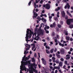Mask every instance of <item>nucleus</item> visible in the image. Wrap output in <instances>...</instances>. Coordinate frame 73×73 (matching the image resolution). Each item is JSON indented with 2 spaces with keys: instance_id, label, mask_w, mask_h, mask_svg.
<instances>
[{
  "instance_id": "nucleus-1",
  "label": "nucleus",
  "mask_w": 73,
  "mask_h": 73,
  "mask_svg": "<svg viewBox=\"0 0 73 73\" xmlns=\"http://www.w3.org/2000/svg\"><path fill=\"white\" fill-rule=\"evenodd\" d=\"M35 32L33 33V32H32L31 30L29 29H27V31H26V37H25L26 41H27V43H28V41H30V40H28V38H30L31 37L32 35H33V38H35L34 36H35V38H34V39L36 40V41L40 39V37L38 36H40V35L42 36L43 35L42 31L41 30H38V29L35 28Z\"/></svg>"
},
{
  "instance_id": "nucleus-2",
  "label": "nucleus",
  "mask_w": 73,
  "mask_h": 73,
  "mask_svg": "<svg viewBox=\"0 0 73 73\" xmlns=\"http://www.w3.org/2000/svg\"><path fill=\"white\" fill-rule=\"evenodd\" d=\"M31 56V55H29L28 57H26L25 58H23L22 59V61L21 62V65L20 66V73H23L22 72V70L24 71V70H25L26 72V68L25 67V65H28V64H29V61L28 60V62L27 61V60H28Z\"/></svg>"
},
{
  "instance_id": "nucleus-3",
  "label": "nucleus",
  "mask_w": 73,
  "mask_h": 73,
  "mask_svg": "<svg viewBox=\"0 0 73 73\" xmlns=\"http://www.w3.org/2000/svg\"><path fill=\"white\" fill-rule=\"evenodd\" d=\"M25 45L26 47H27V48L26 49V51L25 50L24 52V54H27V53H28V52L27 51L30 49V48H31V45L28 44H25Z\"/></svg>"
},
{
  "instance_id": "nucleus-4",
  "label": "nucleus",
  "mask_w": 73,
  "mask_h": 73,
  "mask_svg": "<svg viewBox=\"0 0 73 73\" xmlns=\"http://www.w3.org/2000/svg\"><path fill=\"white\" fill-rule=\"evenodd\" d=\"M32 49V50H33L34 52H35V50H36V44L35 43L32 44H31Z\"/></svg>"
},
{
  "instance_id": "nucleus-5",
  "label": "nucleus",
  "mask_w": 73,
  "mask_h": 73,
  "mask_svg": "<svg viewBox=\"0 0 73 73\" xmlns=\"http://www.w3.org/2000/svg\"><path fill=\"white\" fill-rule=\"evenodd\" d=\"M71 23H73V19H68L66 20V23L68 25H70Z\"/></svg>"
},
{
  "instance_id": "nucleus-6",
  "label": "nucleus",
  "mask_w": 73,
  "mask_h": 73,
  "mask_svg": "<svg viewBox=\"0 0 73 73\" xmlns=\"http://www.w3.org/2000/svg\"><path fill=\"white\" fill-rule=\"evenodd\" d=\"M35 9H34V10L33 11L34 16L33 17L34 19H35V18L36 19V17H37L38 15L37 13H36V12H35Z\"/></svg>"
},
{
  "instance_id": "nucleus-7",
  "label": "nucleus",
  "mask_w": 73,
  "mask_h": 73,
  "mask_svg": "<svg viewBox=\"0 0 73 73\" xmlns=\"http://www.w3.org/2000/svg\"><path fill=\"white\" fill-rule=\"evenodd\" d=\"M46 8L47 9H49L50 8V5L49 4L46 5Z\"/></svg>"
},
{
  "instance_id": "nucleus-8",
  "label": "nucleus",
  "mask_w": 73,
  "mask_h": 73,
  "mask_svg": "<svg viewBox=\"0 0 73 73\" xmlns=\"http://www.w3.org/2000/svg\"><path fill=\"white\" fill-rule=\"evenodd\" d=\"M66 59L67 60H68L69 58H70V55L69 54H67L66 55Z\"/></svg>"
},
{
  "instance_id": "nucleus-9",
  "label": "nucleus",
  "mask_w": 73,
  "mask_h": 73,
  "mask_svg": "<svg viewBox=\"0 0 73 73\" xmlns=\"http://www.w3.org/2000/svg\"><path fill=\"white\" fill-rule=\"evenodd\" d=\"M60 52L62 54H64V49H62L61 50H60Z\"/></svg>"
},
{
  "instance_id": "nucleus-10",
  "label": "nucleus",
  "mask_w": 73,
  "mask_h": 73,
  "mask_svg": "<svg viewBox=\"0 0 73 73\" xmlns=\"http://www.w3.org/2000/svg\"><path fill=\"white\" fill-rule=\"evenodd\" d=\"M62 15L63 17H65V13L64 11H63L62 12Z\"/></svg>"
},
{
  "instance_id": "nucleus-11",
  "label": "nucleus",
  "mask_w": 73,
  "mask_h": 73,
  "mask_svg": "<svg viewBox=\"0 0 73 73\" xmlns=\"http://www.w3.org/2000/svg\"><path fill=\"white\" fill-rule=\"evenodd\" d=\"M31 2H32L33 3H34V1L33 0H31V1L29 3L28 5L29 6H30V5H31Z\"/></svg>"
},
{
  "instance_id": "nucleus-12",
  "label": "nucleus",
  "mask_w": 73,
  "mask_h": 73,
  "mask_svg": "<svg viewBox=\"0 0 73 73\" xmlns=\"http://www.w3.org/2000/svg\"><path fill=\"white\" fill-rule=\"evenodd\" d=\"M32 62H33L34 63H33V64H30H30H31H31H34V63H35V58H32Z\"/></svg>"
},
{
  "instance_id": "nucleus-13",
  "label": "nucleus",
  "mask_w": 73,
  "mask_h": 73,
  "mask_svg": "<svg viewBox=\"0 0 73 73\" xmlns=\"http://www.w3.org/2000/svg\"><path fill=\"white\" fill-rule=\"evenodd\" d=\"M44 29L45 30L46 33L48 34V33H49V31H48L46 30V27L44 28Z\"/></svg>"
},
{
  "instance_id": "nucleus-14",
  "label": "nucleus",
  "mask_w": 73,
  "mask_h": 73,
  "mask_svg": "<svg viewBox=\"0 0 73 73\" xmlns=\"http://www.w3.org/2000/svg\"><path fill=\"white\" fill-rule=\"evenodd\" d=\"M34 6L35 8H36V7L37 8H38V5H36V4L35 2L34 3Z\"/></svg>"
},
{
  "instance_id": "nucleus-15",
  "label": "nucleus",
  "mask_w": 73,
  "mask_h": 73,
  "mask_svg": "<svg viewBox=\"0 0 73 73\" xmlns=\"http://www.w3.org/2000/svg\"><path fill=\"white\" fill-rule=\"evenodd\" d=\"M42 21H44V22H46V20L45 19L44 17H42L41 19Z\"/></svg>"
},
{
  "instance_id": "nucleus-16",
  "label": "nucleus",
  "mask_w": 73,
  "mask_h": 73,
  "mask_svg": "<svg viewBox=\"0 0 73 73\" xmlns=\"http://www.w3.org/2000/svg\"><path fill=\"white\" fill-rule=\"evenodd\" d=\"M54 68L55 69H58V70H59L60 69V67H58V66H54Z\"/></svg>"
},
{
  "instance_id": "nucleus-17",
  "label": "nucleus",
  "mask_w": 73,
  "mask_h": 73,
  "mask_svg": "<svg viewBox=\"0 0 73 73\" xmlns=\"http://www.w3.org/2000/svg\"><path fill=\"white\" fill-rule=\"evenodd\" d=\"M67 13L68 14L69 16H70L71 17H72V15H71V14H70V13H69V12H68V11H67Z\"/></svg>"
},
{
  "instance_id": "nucleus-18",
  "label": "nucleus",
  "mask_w": 73,
  "mask_h": 73,
  "mask_svg": "<svg viewBox=\"0 0 73 73\" xmlns=\"http://www.w3.org/2000/svg\"><path fill=\"white\" fill-rule=\"evenodd\" d=\"M60 8H61V7H58L57 8H56L55 9L56 11H58V10H59L60 9Z\"/></svg>"
},
{
  "instance_id": "nucleus-19",
  "label": "nucleus",
  "mask_w": 73,
  "mask_h": 73,
  "mask_svg": "<svg viewBox=\"0 0 73 73\" xmlns=\"http://www.w3.org/2000/svg\"><path fill=\"white\" fill-rule=\"evenodd\" d=\"M59 45L60 46H61L62 47H64V45L63 44H62L61 43L59 42Z\"/></svg>"
},
{
  "instance_id": "nucleus-20",
  "label": "nucleus",
  "mask_w": 73,
  "mask_h": 73,
  "mask_svg": "<svg viewBox=\"0 0 73 73\" xmlns=\"http://www.w3.org/2000/svg\"><path fill=\"white\" fill-rule=\"evenodd\" d=\"M66 39L67 40H70V37L69 36H66Z\"/></svg>"
},
{
  "instance_id": "nucleus-21",
  "label": "nucleus",
  "mask_w": 73,
  "mask_h": 73,
  "mask_svg": "<svg viewBox=\"0 0 73 73\" xmlns=\"http://www.w3.org/2000/svg\"><path fill=\"white\" fill-rule=\"evenodd\" d=\"M43 64H44V65H46V61L44 60V61H42Z\"/></svg>"
},
{
  "instance_id": "nucleus-22",
  "label": "nucleus",
  "mask_w": 73,
  "mask_h": 73,
  "mask_svg": "<svg viewBox=\"0 0 73 73\" xmlns=\"http://www.w3.org/2000/svg\"><path fill=\"white\" fill-rule=\"evenodd\" d=\"M66 5L67 6L68 9H69V8H70V5H69V3H67Z\"/></svg>"
},
{
  "instance_id": "nucleus-23",
  "label": "nucleus",
  "mask_w": 73,
  "mask_h": 73,
  "mask_svg": "<svg viewBox=\"0 0 73 73\" xmlns=\"http://www.w3.org/2000/svg\"><path fill=\"white\" fill-rule=\"evenodd\" d=\"M42 27H44L45 26V25H44V24L43 23L41 24L40 25V28H41V27H42Z\"/></svg>"
},
{
  "instance_id": "nucleus-24",
  "label": "nucleus",
  "mask_w": 73,
  "mask_h": 73,
  "mask_svg": "<svg viewBox=\"0 0 73 73\" xmlns=\"http://www.w3.org/2000/svg\"><path fill=\"white\" fill-rule=\"evenodd\" d=\"M59 14H60V13L59 12H58L56 16L57 17H59L60 16H59Z\"/></svg>"
},
{
  "instance_id": "nucleus-25",
  "label": "nucleus",
  "mask_w": 73,
  "mask_h": 73,
  "mask_svg": "<svg viewBox=\"0 0 73 73\" xmlns=\"http://www.w3.org/2000/svg\"><path fill=\"white\" fill-rule=\"evenodd\" d=\"M54 19L55 20L57 21L58 22V18H57V17L55 18Z\"/></svg>"
},
{
  "instance_id": "nucleus-26",
  "label": "nucleus",
  "mask_w": 73,
  "mask_h": 73,
  "mask_svg": "<svg viewBox=\"0 0 73 73\" xmlns=\"http://www.w3.org/2000/svg\"><path fill=\"white\" fill-rule=\"evenodd\" d=\"M37 19H38V20L39 21H40L41 20V18H40V17H38L37 18Z\"/></svg>"
},
{
  "instance_id": "nucleus-27",
  "label": "nucleus",
  "mask_w": 73,
  "mask_h": 73,
  "mask_svg": "<svg viewBox=\"0 0 73 73\" xmlns=\"http://www.w3.org/2000/svg\"><path fill=\"white\" fill-rule=\"evenodd\" d=\"M56 64H58L59 63V60L58 59H57L56 61Z\"/></svg>"
},
{
  "instance_id": "nucleus-28",
  "label": "nucleus",
  "mask_w": 73,
  "mask_h": 73,
  "mask_svg": "<svg viewBox=\"0 0 73 73\" xmlns=\"http://www.w3.org/2000/svg\"><path fill=\"white\" fill-rule=\"evenodd\" d=\"M56 56L58 58H60V55H58L57 54H56Z\"/></svg>"
},
{
  "instance_id": "nucleus-29",
  "label": "nucleus",
  "mask_w": 73,
  "mask_h": 73,
  "mask_svg": "<svg viewBox=\"0 0 73 73\" xmlns=\"http://www.w3.org/2000/svg\"><path fill=\"white\" fill-rule=\"evenodd\" d=\"M34 56L36 58H37V54L36 53H35L34 55Z\"/></svg>"
},
{
  "instance_id": "nucleus-30",
  "label": "nucleus",
  "mask_w": 73,
  "mask_h": 73,
  "mask_svg": "<svg viewBox=\"0 0 73 73\" xmlns=\"http://www.w3.org/2000/svg\"><path fill=\"white\" fill-rule=\"evenodd\" d=\"M70 28H73V25H71L69 26Z\"/></svg>"
},
{
  "instance_id": "nucleus-31",
  "label": "nucleus",
  "mask_w": 73,
  "mask_h": 73,
  "mask_svg": "<svg viewBox=\"0 0 73 73\" xmlns=\"http://www.w3.org/2000/svg\"><path fill=\"white\" fill-rule=\"evenodd\" d=\"M59 65L60 66H62V62H60L59 63Z\"/></svg>"
},
{
  "instance_id": "nucleus-32",
  "label": "nucleus",
  "mask_w": 73,
  "mask_h": 73,
  "mask_svg": "<svg viewBox=\"0 0 73 73\" xmlns=\"http://www.w3.org/2000/svg\"><path fill=\"white\" fill-rule=\"evenodd\" d=\"M54 26V27H56V22H54L53 23V24L52 25Z\"/></svg>"
},
{
  "instance_id": "nucleus-33",
  "label": "nucleus",
  "mask_w": 73,
  "mask_h": 73,
  "mask_svg": "<svg viewBox=\"0 0 73 73\" xmlns=\"http://www.w3.org/2000/svg\"><path fill=\"white\" fill-rule=\"evenodd\" d=\"M45 47L46 49H50V47L48 46H46Z\"/></svg>"
},
{
  "instance_id": "nucleus-34",
  "label": "nucleus",
  "mask_w": 73,
  "mask_h": 73,
  "mask_svg": "<svg viewBox=\"0 0 73 73\" xmlns=\"http://www.w3.org/2000/svg\"><path fill=\"white\" fill-rule=\"evenodd\" d=\"M57 26L58 27V28H61V25H60L58 24L57 25Z\"/></svg>"
},
{
  "instance_id": "nucleus-35",
  "label": "nucleus",
  "mask_w": 73,
  "mask_h": 73,
  "mask_svg": "<svg viewBox=\"0 0 73 73\" xmlns=\"http://www.w3.org/2000/svg\"><path fill=\"white\" fill-rule=\"evenodd\" d=\"M46 53H50V52H49V51H48V49H46Z\"/></svg>"
},
{
  "instance_id": "nucleus-36",
  "label": "nucleus",
  "mask_w": 73,
  "mask_h": 73,
  "mask_svg": "<svg viewBox=\"0 0 73 73\" xmlns=\"http://www.w3.org/2000/svg\"><path fill=\"white\" fill-rule=\"evenodd\" d=\"M40 0H36V3H38L40 1Z\"/></svg>"
},
{
  "instance_id": "nucleus-37",
  "label": "nucleus",
  "mask_w": 73,
  "mask_h": 73,
  "mask_svg": "<svg viewBox=\"0 0 73 73\" xmlns=\"http://www.w3.org/2000/svg\"><path fill=\"white\" fill-rule=\"evenodd\" d=\"M63 24H64V22L62 21H60V24L61 25H63Z\"/></svg>"
},
{
  "instance_id": "nucleus-38",
  "label": "nucleus",
  "mask_w": 73,
  "mask_h": 73,
  "mask_svg": "<svg viewBox=\"0 0 73 73\" xmlns=\"http://www.w3.org/2000/svg\"><path fill=\"white\" fill-rule=\"evenodd\" d=\"M60 60L61 61H62V62H63L64 60V58H61Z\"/></svg>"
},
{
  "instance_id": "nucleus-39",
  "label": "nucleus",
  "mask_w": 73,
  "mask_h": 73,
  "mask_svg": "<svg viewBox=\"0 0 73 73\" xmlns=\"http://www.w3.org/2000/svg\"><path fill=\"white\" fill-rule=\"evenodd\" d=\"M50 52L51 53L53 52V49H52V50H50Z\"/></svg>"
},
{
  "instance_id": "nucleus-40",
  "label": "nucleus",
  "mask_w": 73,
  "mask_h": 73,
  "mask_svg": "<svg viewBox=\"0 0 73 73\" xmlns=\"http://www.w3.org/2000/svg\"><path fill=\"white\" fill-rule=\"evenodd\" d=\"M50 28H53V27H54L53 26V25L51 24L50 25Z\"/></svg>"
},
{
  "instance_id": "nucleus-41",
  "label": "nucleus",
  "mask_w": 73,
  "mask_h": 73,
  "mask_svg": "<svg viewBox=\"0 0 73 73\" xmlns=\"http://www.w3.org/2000/svg\"><path fill=\"white\" fill-rule=\"evenodd\" d=\"M52 60H55V57H52Z\"/></svg>"
},
{
  "instance_id": "nucleus-42",
  "label": "nucleus",
  "mask_w": 73,
  "mask_h": 73,
  "mask_svg": "<svg viewBox=\"0 0 73 73\" xmlns=\"http://www.w3.org/2000/svg\"><path fill=\"white\" fill-rule=\"evenodd\" d=\"M64 63H65V64L66 65V64H67V63H68V62H67V61H65Z\"/></svg>"
},
{
  "instance_id": "nucleus-43",
  "label": "nucleus",
  "mask_w": 73,
  "mask_h": 73,
  "mask_svg": "<svg viewBox=\"0 0 73 73\" xmlns=\"http://www.w3.org/2000/svg\"><path fill=\"white\" fill-rule=\"evenodd\" d=\"M56 1V3H57L58 4H59V3H60V1H58V0H57Z\"/></svg>"
},
{
  "instance_id": "nucleus-44",
  "label": "nucleus",
  "mask_w": 73,
  "mask_h": 73,
  "mask_svg": "<svg viewBox=\"0 0 73 73\" xmlns=\"http://www.w3.org/2000/svg\"><path fill=\"white\" fill-rule=\"evenodd\" d=\"M53 38L54 39V40H57V38L56 37H53Z\"/></svg>"
},
{
  "instance_id": "nucleus-45",
  "label": "nucleus",
  "mask_w": 73,
  "mask_h": 73,
  "mask_svg": "<svg viewBox=\"0 0 73 73\" xmlns=\"http://www.w3.org/2000/svg\"><path fill=\"white\" fill-rule=\"evenodd\" d=\"M65 35H66V36L68 35V31H67V32H66V33Z\"/></svg>"
},
{
  "instance_id": "nucleus-46",
  "label": "nucleus",
  "mask_w": 73,
  "mask_h": 73,
  "mask_svg": "<svg viewBox=\"0 0 73 73\" xmlns=\"http://www.w3.org/2000/svg\"><path fill=\"white\" fill-rule=\"evenodd\" d=\"M43 2V0H41L40 2V4H42V2Z\"/></svg>"
},
{
  "instance_id": "nucleus-47",
  "label": "nucleus",
  "mask_w": 73,
  "mask_h": 73,
  "mask_svg": "<svg viewBox=\"0 0 73 73\" xmlns=\"http://www.w3.org/2000/svg\"><path fill=\"white\" fill-rule=\"evenodd\" d=\"M42 60L43 61H45V60H44V58H42Z\"/></svg>"
},
{
  "instance_id": "nucleus-48",
  "label": "nucleus",
  "mask_w": 73,
  "mask_h": 73,
  "mask_svg": "<svg viewBox=\"0 0 73 73\" xmlns=\"http://www.w3.org/2000/svg\"><path fill=\"white\" fill-rule=\"evenodd\" d=\"M65 19H68V16H66L65 17Z\"/></svg>"
},
{
  "instance_id": "nucleus-49",
  "label": "nucleus",
  "mask_w": 73,
  "mask_h": 73,
  "mask_svg": "<svg viewBox=\"0 0 73 73\" xmlns=\"http://www.w3.org/2000/svg\"><path fill=\"white\" fill-rule=\"evenodd\" d=\"M57 72H58V71H57V70H55V73H57Z\"/></svg>"
},
{
  "instance_id": "nucleus-50",
  "label": "nucleus",
  "mask_w": 73,
  "mask_h": 73,
  "mask_svg": "<svg viewBox=\"0 0 73 73\" xmlns=\"http://www.w3.org/2000/svg\"><path fill=\"white\" fill-rule=\"evenodd\" d=\"M36 12H38V11L39 10L37 9H36L35 10Z\"/></svg>"
},
{
  "instance_id": "nucleus-51",
  "label": "nucleus",
  "mask_w": 73,
  "mask_h": 73,
  "mask_svg": "<svg viewBox=\"0 0 73 73\" xmlns=\"http://www.w3.org/2000/svg\"><path fill=\"white\" fill-rule=\"evenodd\" d=\"M56 37H57V38L58 39L59 38V35H57Z\"/></svg>"
},
{
  "instance_id": "nucleus-52",
  "label": "nucleus",
  "mask_w": 73,
  "mask_h": 73,
  "mask_svg": "<svg viewBox=\"0 0 73 73\" xmlns=\"http://www.w3.org/2000/svg\"><path fill=\"white\" fill-rule=\"evenodd\" d=\"M40 17H42L44 16V14H42L40 16Z\"/></svg>"
},
{
  "instance_id": "nucleus-53",
  "label": "nucleus",
  "mask_w": 73,
  "mask_h": 73,
  "mask_svg": "<svg viewBox=\"0 0 73 73\" xmlns=\"http://www.w3.org/2000/svg\"><path fill=\"white\" fill-rule=\"evenodd\" d=\"M64 8H65V9H66V8H67V5H66L65 6Z\"/></svg>"
},
{
  "instance_id": "nucleus-54",
  "label": "nucleus",
  "mask_w": 73,
  "mask_h": 73,
  "mask_svg": "<svg viewBox=\"0 0 73 73\" xmlns=\"http://www.w3.org/2000/svg\"><path fill=\"white\" fill-rule=\"evenodd\" d=\"M44 17H47V16H46V14H44Z\"/></svg>"
},
{
  "instance_id": "nucleus-55",
  "label": "nucleus",
  "mask_w": 73,
  "mask_h": 73,
  "mask_svg": "<svg viewBox=\"0 0 73 73\" xmlns=\"http://www.w3.org/2000/svg\"><path fill=\"white\" fill-rule=\"evenodd\" d=\"M65 67H66V66L64 65L63 66V68L64 69H66V68H65Z\"/></svg>"
},
{
  "instance_id": "nucleus-56",
  "label": "nucleus",
  "mask_w": 73,
  "mask_h": 73,
  "mask_svg": "<svg viewBox=\"0 0 73 73\" xmlns=\"http://www.w3.org/2000/svg\"><path fill=\"white\" fill-rule=\"evenodd\" d=\"M44 12H45V11H44V10L42 11V13H44Z\"/></svg>"
},
{
  "instance_id": "nucleus-57",
  "label": "nucleus",
  "mask_w": 73,
  "mask_h": 73,
  "mask_svg": "<svg viewBox=\"0 0 73 73\" xmlns=\"http://www.w3.org/2000/svg\"><path fill=\"white\" fill-rule=\"evenodd\" d=\"M68 42V41H67V42H66V41H63V43H66V42Z\"/></svg>"
},
{
  "instance_id": "nucleus-58",
  "label": "nucleus",
  "mask_w": 73,
  "mask_h": 73,
  "mask_svg": "<svg viewBox=\"0 0 73 73\" xmlns=\"http://www.w3.org/2000/svg\"><path fill=\"white\" fill-rule=\"evenodd\" d=\"M72 50H73V49L72 48H71L70 49V51H72Z\"/></svg>"
},
{
  "instance_id": "nucleus-59",
  "label": "nucleus",
  "mask_w": 73,
  "mask_h": 73,
  "mask_svg": "<svg viewBox=\"0 0 73 73\" xmlns=\"http://www.w3.org/2000/svg\"><path fill=\"white\" fill-rule=\"evenodd\" d=\"M51 16H54V14L53 13L52 14H51Z\"/></svg>"
},
{
  "instance_id": "nucleus-60",
  "label": "nucleus",
  "mask_w": 73,
  "mask_h": 73,
  "mask_svg": "<svg viewBox=\"0 0 73 73\" xmlns=\"http://www.w3.org/2000/svg\"><path fill=\"white\" fill-rule=\"evenodd\" d=\"M50 57H52V54H50L49 56Z\"/></svg>"
},
{
  "instance_id": "nucleus-61",
  "label": "nucleus",
  "mask_w": 73,
  "mask_h": 73,
  "mask_svg": "<svg viewBox=\"0 0 73 73\" xmlns=\"http://www.w3.org/2000/svg\"><path fill=\"white\" fill-rule=\"evenodd\" d=\"M38 56L39 57H40V53H38Z\"/></svg>"
},
{
  "instance_id": "nucleus-62",
  "label": "nucleus",
  "mask_w": 73,
  "mask_h": 73,
  "mask_svg": "<svg viewBox=\"0 0 73 73\" xmlns=\"http://www.w3.org/2000/svg\"><path fill=\"white\" fill-rule=\"evenodd\" d=\"M46 28H47V29H49V27L47 26Z\"/></svg>"
},
{
  "instance_id": "nucleus-63",
  "label": "nucleus",
  "mask_w": 73,
  "mask_h": 73,
  "mask_svg": "<svg viewBox=\"0 0 73 73\" xmlns=\"http://www.w3.org/2000/svg\"><path fill=\"white\" fill-rule=\"evenodd\" d=\"M46 45V42L44 43V46H45Z\"/></svg>"
},
{
  "instance_id": "nucleus-64",
  "label": "nucleus",
  "mask_w": 73,
  "mask_h": 73,
  "mask_svg": "<svg viewBox=\"0 0 73 73\" xmlns=\"http://www.w3.org/2000/svg\"><path fill=\"white\" fill-rule=\"evenodd\" d=\"M71 9L72 10H73V7H71Z\"/></svg>"
}]
</instances>
